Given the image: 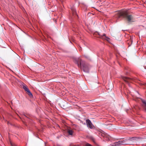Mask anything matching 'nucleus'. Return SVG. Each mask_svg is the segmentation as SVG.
Listing matches in <instances>:
<instances>
[{
  "label": "nucleus",
  "mask_w": 146,
  "mask_h": 146,
  "mask_svg": "<svg viewBox=\"0 0 146 146\" xmlns=\"http://www.w3.org/2000/svg\"><path fill=\"white\" fill-rule=\"evenodd\" d=\"M129 143H125V140L123 141H119L118 142L115 143L113 145H112L113 146H119V145H123V144H129Z\"/></svg>",
  "instance_id": "obj_3"
},
{
  "label": "nucleus",
  "mask_w": 146,
  "mask_h": 146,
  "mask_svg": "<svg viewBox=\"0 0 146 146\" xmlns=\"http://www.w3.org/2000/svg\"><path fill=\"white\" fill-rule=\"evenodd\" d=\"M137 139V137H133L131 138V140H136Z\"/></svg>",
  "instance_id": "obj_11"
},
{
  "label": "nucleus",
  "mask_w": 146,
  "mask_h": 146,
  "mask_svg": "<svg viewBox=\"0 0 146 146\" xmlns=\"http://www.w3.org/2000/svg\"><path fill=\"white\" fill-rule=\"evenodd\" d=\"M84 146H92L91 145L88 143H86L85 145Z\"/></svg>",
  "instance_id": "obj_12"
},
{
  "label": "nucleus",
  "mask_w": 146,
  "mask_h": 146,
  "mask_svg": "<svg viewBox=\"0 0 146 146\" xmlns=\"http://www.w3.org/2000/svg\"><path fill=\"white\" fill-rule=\"evenodd\" d=\"M71 10L72 12V13L73 15H76V11L75 9L73 7H72L71 8Z\"/></svg>",
  "instance_id": "obj_8"
},
{
  "label": "nucleus",
  "mask_w": 146,
  "mask_h": 146,
  "mask_svg": "<svg viewBox=\"0 0 146 146\" xmlns=\"http://www.w3.org/2000/svg\"><path fill=\"white\" fill-rule=\"evenodd\" d=\"M23 88L25 91L27 92V94L29 95L30 96H32L33 95L32 93L26 85H23Z\"/></svg>",
  "instance_id": "obj_5"
},
{
  "label": "nucleus",
  "mask_w": 146,
  "mask_h": 146,
  "mask_svg": "<svg viewBox=\"0 0 146 146\" xmlns=\"http://www.w3.org/2000/svg\"><path fill=\"white\" fill-rule=\"evenodd\" d=\"M123 80L128 83L129 82H132V81H134V79L132 78H129L127 77L123 76L122 77Z\"/></svg>",
  "instance_id": "obj_4"
},
{
  "label": "nucleus",
  "mask_w": 146,
  "mask_h": 146,
  "mask_svg": "<svg viewBox=\"0 0 146 146\" xmlns=\"http://www.w3.org/2000/svg\"><path fill=\"white\" fill-rule=\"evenodd\" d=\"M67 132L69 135H72L73 131L72 130L69 129L68 130Z\"/></svg>",
  "instance_id": "obj_9"
},
{
  "label": "nucleus",
  "mask_w": 146,
  "mask_h": 146,
  "mask_svg": "<svg viewBox=\"0 0 146 146\" xmlns=\"http://www.w3.org/2000/svg\"><path fill=\"white\" fill-rule=\"evenodd\" d=\"M78 67H82L84 71L86 72H89V66L86 64L83 65L82 62V60L80 58H76L75 60Z\"/></svg>",
  "instance_id": "obj_2"
},
{
  "label": "nucleus",
  "mask_w": 146,
  "mask_h": 146,
  "mask_svg": "<svg viewBox=\"0 0 146 146\" xmlns=\"http://www.w3.org/2000/svg\"><path fill=\"white\" fill-rule=\"evenodd\" d=\"M115 17L117 19H119L121 17H123L125 18L129 22H132L134 21L132 16L128 15V12L126 11L117 12Z\"/></svg>",
  "instance_id": "obj_1"
},
{
  "label": "nucleus",
  "mask_w": 146,
  "mask_h": 146,
  "mask_svg": "<svg viewBox=\"0 0 146 146\" xmlns=\"http://www.w3.org/2000/svg\"><path fill=\"white\" fill-rule=\"evenodd\" d=\"M60 1L62 3H63V2H64V0H60Z\"/></svg>",
  "instance_id": "obj_13"
},
{
  "label": "nucleus",
  "mask_w": 146,
  "mask_h": 146,
  "mask_svg": "<svg viewBox=\"0 0 146 146\" xmlns=\"http://www.w3.org/2000/svg\"><path fill=\"white\" fill-rule=\"evenodd\" d=\"M100 37L102 38V39L108 40V39H109L106 36V35L105 34H104L103 35H100Z\"/></svg>",
  "instance_id": "obj_7"
},
{
  "label": "nucleus",
  "mask_w": 146,
  "mask_h": 146,
  "mask_svg": "<svg viewBox=\"0 0 146 146\" xmlns=\"http://www.w3.org/2000/svg\"><path fill=\"white\" fill-rule=\"evenodd\" d=\"M86 122L87 125V126L91 129L93 128V125L91 122L90 121L89 119H87L86 121Z\"/></svg>",
  "instance_id": "obj_6"
},
{
  "label": "nucleus",
  "mask_w": 146,
  "mask_h": 146,
  "mask_svg": "<svg viewBox=\"0 0 146 146\" xmlns=\"http://www.w3.org/2000/svg\"><path fill=\"white\" fill-rule=\"evenodd\" d=\"M141 100L142 102L144 104V105L146 107V101L142 99H141Z\"/></svg>",
  "instance_id": "obj_10"
}]
</instances>
